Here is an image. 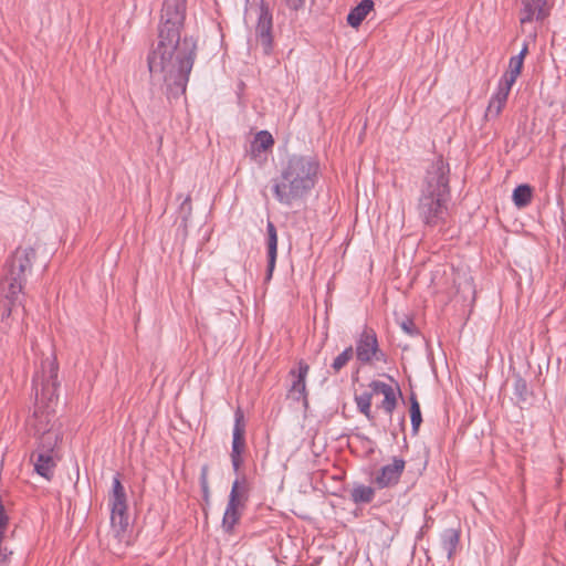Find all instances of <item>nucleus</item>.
Instances as JSON below:
<instances>
[{"mask_svg":"<svg viewBox=\"0 0 566 566\" xmlns=\"http://www.w3.org/2000/svg\"><path fill=\"white\" fill-rule=\"evenodd\" d=\"M186 0H165L158 25L157 45L148 54V69L154 83H163L168 99L186 93L197 56L193 36L181 38L186 19Z\"/></svg>","mask_w":566,"mask_h":566,"instance_id":"obj_1","label":"nucleus"},{"mask_svg":"<svg viewBox=\"0 0 566 566\" xmlns=\"http://www.w3.org/2000/svg\"><path fill=\"white\" fill-rule=\"evenodd\" d=\"M319 163L313 156L292 155L282 165L280 175L272 180L275 199L292 207L304 199L317 182Z\"/></svg>","mask_w":566,"mask_h":566,"instance_id":"obj_2","label":"nucleus"},{"mask_svg":"<svg viewBox=\"0 0 566 566\" xmlns=\"http://www.w3.org/2000/svg\"><path fill=\"white\" fill-rule=\"evenodd\" d=\"M57 371L59 366L53 355L41 360L40 368L36 369L32 379L38 405L48 403L49 406L57 399Z\"/></svg>","mask_w":566,"mask_h":566,"instance_id":"obj_3","label":"nucleus"},{"mask_svg":"<svg viewBox=\"0 0 566 566\" xmlns=\"http://www.w3.org/2000/svg\"><path fill=\"white\" fill-rule=\"evenodd\" d=\"M449 182L450 166L441 157H438L426 169L420 185V193L450 197Z\"/></svg>","mask_w":566,"mask_h":566,"instance_id":"obj_4","label":"nucleus"},{"mask_svg":"<svg viewBox=\"0 0 566 566\" xmlns=\"http://www.w3.org/2000/svg\"><path fill=\"white\" fill-rule=\"evenodd\" d=\"M450 197H438L419 193L417 212L420 220L429 227H434L446 221L448 202Z\"/></svg>","mask_w":566,"mask_h":566,"instance_id":"obj_5","label":"nucleus"},{"mask_svg":"<svg viewBox=\"0 0 566 566\" xmlns=\"http://www.w3.org/2000/svg\"><path fill=\"white\" fill-rule=\"evenodd\" d=\"M355 355L361 365H370L374 361L387 363V356L379 348L375 331L368 327H365L356 338Z\"/></svg>","mask_w":566,"mask_h":566,"instance_id":"obj_6","label":"nucleus"},{"mask_svg":"<svg viewBox=\"0 0 566 566\" xmlns=\"http://www.w3.org/2000/svg\"><path fill=\"white\" fill-rule=\"evenodd\" d=\"M34 422L32 426L39 434V446L36 450L54 453L55 447L61 441V432L54 424H50L49 415L40 410V407L33 413Z\"/></svg>","mask_w":566,"mask_h":566,"instance_id":"obj_7","label":"nucleus"},{"mask_svg":"<svg viewBox=\"0 0 566 566\" xmlns=\"http://www.w3.org/2000/svg\"><path fill=\"white\" fill-rule=\"evenodd\" d=\"M245 422L243 411L238 408L234 412V426L232 431V446H231V464L235 474H239L240 468L243 464V453L245 452Z\"/></svg>","mask_w":566,"mask_h":566,"instance_id":"obj_8","label":"nucleus"},{"mask_svg":"<svg viewBox=\"0 0 566 566\" xmlns=\"http://www.w3.org/2000/svg\"><path fill=\"white\" fill-rule=\"evenodd\" d=\"M273 18L268 4L262 0L259 7L255 36L261 43L263 53L269 55L273 49Z\"/></svg>","mask_w":566,"mask_h":566,"instance_id":"obj_9","label":"nucleus"},{"mask_svg":"<svg viewBox=\"0 0 566 566\" xmlns=\"http://www.w3.org/2000/svg\"><path fill=\"white\" fill-rule=\"evenodd\" d=\"M549 11L547 0H521L520 23L526 25L542 22L549 15Z\"/></svg>","mask_w":566,"mask_h":566,"instance_id":"obj_10","label":"nucleus"},{"mask_svg":"<svg viewBox=\"0 0 566 566\" xmlns=\"http://www.w3.org/2000/svg\"><path fill=\"white\" fill-rule=\"evenodd\" d=\"M406 462L401 458L395 457L392 462L384 465L374 478V483L379 489L390 488L396 485L405 470Z\"/></svg>","mask_w":566,"mask_h":566,"instance_id":"obj_11","label":"nucleus"},{"mask_svg":"<svg viewBox=\"0 0 566 566\" xmlns=\"http://www.w3.org/2000/svg\"><path fill=\"white\" fill-rule=\"evenodd\" d=\"M513 85L499 80L495 91L490 97L489 105L485 111L488 120L497 118L506 105L510 92Z\"/></svg>","mask_w":566,"mask_h":566,"instance_id":"obj_12","label":"nucleus"},{"mask_svg":"<svg viewBox=\"0 0 566 566\" xmlns=\"http://www.w3.org/2000/svg\"><path fill=\"white\" fill-rule=\"evenodd\" d=\"M109 503L112 511V521L115 522L116 517H118L119 522H122L127 510V504L126 493L118 475L114 476L113 479V490Z\"/></svg>","mask_w":566,"mask_h":566,"instance_id":"obj_13","label":"nucleus"},{"mask_svg":"<svg viewBox=\"0 0 566 566\" xmlns=\"http://www.w3.org/2000/svg\"><path fill=\"white\" fill-rule=\"evenodd\" d=\"M34 255L35 252L32 248L18 249L8 264V272L23 277L24 272L31 268Z\"/></svg>","mask_w":566,"mask_h":566,"instance_id":"obj_14","label":"nucleus"},{"mask_svg":"<svg viewBox=\"0 0 566 566\" xmlns=\"http://www.w3.org/2000/svg\"><path fill=\"white\" fill-rule=\"evenodd\" d=\"M31 460L34 463V471L39 475L46 480H50L53 476L54 468L56 465L54 453L35 450L31 455Z\"/></svg>","mask_w":566,"mask_h":566,"instance_id":"obj_15","label":"nucleus"},{"mask_svg":"<svg viewBox=\"0 0 566 566\" xmlns=\"http://www.w3.org/2000/svg\"><path fill=\"white\" fill-rule=\"evenodd\" d=\"M266 245H268V269L265 281L272 279L273 271L275 269L276 255H277V233L276 228L272 221L266 223Z\"/></svg>","mask_w":566,"mask_h":566,"instance_id":"obj_16","label":"nucleus"},{"mask_svg":"<svg viewBox=\"0 0 566 566\" xmlns=\"http://www.w3.org/2000/svg\"><path fill=\"white\" fill-rule=\"evenodd\" d=\"M22 285L23 277L8 272V275L0 282V296L18 303L19 295L22 292Z\"/></svg>","mask_w":566,"mask_h":566,"instance_id":"obj_17","label":"nucleus"},{"mask_svg":"<svg viewBox=\"0 0 566 566\" xmlns=\"http://www.w3.org/2000/svg\"><path fill=\"white\" fill-rule=\"evenodd\" d=\"M310 367L304 361L298 363L297 373L294 370L291 374L294 376L292 387L290 389L291 395L295 400H306V384L305 379L308 374Z\"/></svg>","mask_w":566,"mask_h":566,"instance_id":"obj_18","label":"nucleus"},{"mask_svg":"<svg viewBox=\"0 0 566 566\" xmlns=\"http://www.w3.org/2000/svg\"><path fill=\"white\" fill-rule=\"evenodd\" d=\"M374 9V1L373 0H361L356 7H354L348 15H347V23L353 27L357 28L361 24V22L365 20L367 14Z\"/></svg>","mask_w":566,"mask_h":566,"instance_id":"obj_19","label":"nucleus"},{"mask_svg":"<svg viewBox=\"0 0 566 566\" xmlns=\"http://www.w3.org/2000/svg\"><path fill=\"white\" fill-rule=\"evenodd\" d=\"M243 503H239L233 499H229L223 517H222V527L226 533H232L235 524L240 518L239 507L243 506Z\"/></svg>","mask_w":566,"mask_h":566,"instance_id":"obj_20","label":"nucleus"},{"mask_svg":"<svg viewBox=\"0 0 566 566\" xmlns=\"http://www.w3.org/2000/svg\"><path fill=\"white\" fill-rule=\"evenodd\" d=\"M460 542V533L454 528H447L441 534V546L448 559H452Z\"/></svg>","mask_w":566,"mask_h":566,"instance_id":"obj_21","label":"nucleus"},{"mask_svg":"<svg viewBox=\"0 0 566 566\" xmlns=\"http://www.w3.org/2000/svg\"><path fill=\"white\" fill-rule=\"evenodd\" d=\"M9 525V516L6 513L2 501L0 500V566H6L9 562L11 551H8L6 546H2V542L4 539V533Z\"/></svg>","mask_w":566,"mask_h":566,"instance_id":"obj_22","label":"nucleus"},{"mask_svg":"<svg viewBox=\"0 0 566 566\" xmlns=\"http://www.w3.org/2000/svg\"><path fill=\"white\" fill-rule=\"evenodd\" d=\"M374 497L375 489L369 485L357 483L350 491V500L355 504H368L374 500Z\"/></svg>","mask_w":566,"mask_h":566,"instance_id":"obj_23","label":"nucleus"},{"mask_svg":"<svg viewBox=\"0 0 566 566\" xmlns=\"http://www.w3.org/2000/svg\"><path fill=\"white\" fill-rule=\"evenodd\" d=\"M523 60L521 56H512L509 62V71L505 72L501 77L500 81L505 82L510 85H514L516 82V78L521 74L522 67H523Z\"/></svg>","mask_w":566,"mask_h":566,"instance_id":"obj_24","label":"nucleus"},{"mask_svg":"<svg viewBox=\"0 0 566 566\" xmlns=\"http://www.w3.org/2000/svg\"><path fill=\"white\" fill-rule=\"evenodd\" d=\"M513 394L518 403L527 402L530 397L532 396V390L528 388L527 381L517 375L514 378L513 384Z\"/></svg>","mask_w":566,"mask_h":566,"instance_id":"obj_25","label":"nucleus"},{"mask_svg":"<svg viewBox=\"0 0 566 566\" xmlns=\"http://www.w3.org/2000/svg\"><path fill=\"white\" fill-rule=\"evenodd\" d=\"M533 191L528 185H520L513 191V202L517 208L526 207L532 200Z\"/></svg>","mask_w":566,"mask_h":566,"instance_id":"obj_26","label":"nucleus"},{"mask_svg":"<svg viewBox=\"0 0 566 566\" xmlns=\"http://www.w3.org/2000/svg\"><path fill=\"white\" fill-rule=\"evenodd\" d=\"M229 499H233L234 501L239 503H245L248 500V484L245 476H242L241 479H235L231 491Z\"/></svg>","mask_w":566,"mask_h":566,"instance_id":"obj_27","label":"nucleus"},{"mask_svg":"<svg viewBox=\"0 0 566 566\" xmlns=\"http://www.w3.org/2000/svg\"><path fill=\"white\" fill-rule=\"evenodd\" d=\"M274 144V139L272 135L268 130H260L252 142V150L253 151H265Z\"/></svg>","mask_w":566,"mask_h":566,"instance_id":"obj_28","label":"nucleus"},{"mask_svg":"<svg viewBox=\"0 0 566 566\" xmlns=\"http://www.w3.org/2000/svg\"><path fill=\"white\" fill-rule=\"evenodd\" d=\"M410 420H411V430L413 434H417L419 431V427L422 422L420 405L415 395L410 397Z\"/></svg>","mask_w":566,"mask_h":566,"instance_id":"obj_29","label":"nucleus"},{"mask_svg":"<svg viewBox=\"0 0 566 566\" xmlns=\"http://www.w3.org/2000/svg\"><path fill=\"white\" fill-rule=\"evenodd\" d=\"M353 355L354 349L352 346H348L338 356H336L331 365L333 374H338L353 358Z\"/></svg>","mask_w":566,"mask_h":566,"instance_id":"obj_30","label":"nucleus"},{"mask_svg":"<svg viewBox=\"0 0 566 566\" xmlns=\"http://www.w3.org/2000/svg\"><path fill=\"white\" fill-rule=\"evenodd\" d=\"M355 402L359 412L366 416L368 419L371 418V394L363 392L355 396Z\"/></svg>","mask_w":566,"mask_h":566,"instance_id":"obj_31","label":"nucleus"},{"mask_svg":"<svg viewBox=\"0 0 566 566\" xmlns=\"http://www.w3.org/2000/svg\"><path fill=\"white\" fill-rule=\"evenodd\" d=\"M384 400L381 401L380 407L385 410L387 415H391L397 406V397H396V390L394 387H391L389 390H387L385 394H382Z\"/></svg>","mask_w":566,"mask_h":566,"instance_id":"obj_32","label":"nucleus"},{"mask_svg":"<svg viewBox=\"0 0 566 566\" xmlns=\"http://www.w3.org/2000/svg\"><path fill=\"white\" fill-rule=\"evenodd\" d=\"M17 304L18 303L12 300L0 296V319L4 321L8 318Z\"/></svg>","mask_w":566,"mask_h":566,"instance_id":"obj_33","label":"nucleus"},{"mask_svg":"<svg viewBox=\"0 0 566 566\" xmlns=\"http://www.w3.org/2000/svg\"><path fill=\"white\" fill-rule=\"evenodd\" d=\"M400 328L409 336H417L419 334V329L416 326L415 322L410 317H405L399 323Z\"/></svg>","mask_w":566,"mask_h":566,"instance_id":"obj_34","label":"nucleus"},{"mask_svg":"<svg viewBox=\"0 0 566 566\" xmlns=\"http://www.w3.org/2000/svg\"><path fill=\"white\" fill-rule=\"evenodd\" d=\"M369 387L371 389V396L373 395H378V394H385L387 390H389L392 386L384 382V381H380V380H373L370 384H369Z\"/></svg>","mask_w":566,"mask_h":566,"instance_id":"obj_35","label":"nucleus"},{"mask_svg":"<svg viewBox=\"0 0 566 566\" xmlns=\"http://www.w3.org/2000/svg\"><path fill=\"white\" fill-rule=\"evenodd\" d=\"M200 486L203 494L205 500L209 499V485H208V476H207V468H202L200 474Z\"/></svg>","mask_w":566,"mask_h":566,"instance_id":"obj_36","label":"nucleus"},{"mask_svg":"<svg viewBox=\"0 0 566 566\" xmlns=\"http://www.w3.org/2000/svg\"><path fill=\"white\" fill-rule=\"evenodd\" d=\"M180 209L182 212H186L187 214H190L191 212V201L190 197H186L185 200L180 205Z\"/></svg>","mask_w":566,"mask_h":566,"instance_id":"obj_37","label":"nucleus"},{"mask_svg":"<svg viewBox=\"0 0 566 566\" xmlns=\"http://www.w3.org/2000/svg\"><path fill=\"white\" fill-rule=\"evenodd\" d=\"M290 9L297 10L304 4V0H284Z\"/></svg>","mask_w":566,"mask_h":566,"instance_id":"obj_38","label":"nucleus"},{"mask_svg":"<svg viewBox=\"0 0 566 566\" xmlns=\"http://www.w3.org/2000/svg\"><path fill=\"white\" fill-rule=\"evenodd\" d=\"M528 52V44L525 42L520 51V53L516 55V56H521L522 60L524 61V57L525 55L527 54Z\"/></svg>","mask_w":566,"mask_h":566,"instance_id":"obj_39","label":"nucleus"}]
</instances>
